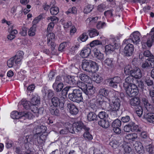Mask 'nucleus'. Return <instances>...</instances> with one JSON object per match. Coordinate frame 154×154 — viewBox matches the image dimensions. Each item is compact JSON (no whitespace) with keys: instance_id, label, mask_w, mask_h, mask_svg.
Wrapping results in <instances>:
<instances>
[{"instance_id":"25","label":"nucleus","mask_w":154,"mask_h":154,"mask_svg":"<svg viewBox=\"0 0 154 154\" xmlns=\"http://www.w3.org/2000/svg\"><path fill=\"white\" fill-rule=\"evenodd\" d=\"M23 112H18L14 111L12 112L11 114V118L13 119H22Z\"/></svg>"},{"instance_id":"49","label":"nucleus","mask_w":154,"mask_h":154,"mask_svg":"<svg viewBox=\"0 0 154 154\" xmlns=\"http://www.w3.org/2000/svg\"><path fill=\"white\" fill-rule=\"evenodd\" d=\"M109 145L114 149L117 148L119 145V143L116 140H112L109 143Z\"/></svg>"},{"instance_id":"41","label":"nucleus","mask_w":154,"mask_h":154,"mask_svg":"<svg viewBox=\"0 0 154 154\" xmlns=\"http://www.w3.org/2000/svg\"><path fill=\"white\" fill-rule=\"evenodd\" d=\"M55 40V35L54 33H49L48 34L47 42L48 44H50V42H54Z\"/></svg>"},{"instance_id":"43","label":"nucleus","mask_w":154,"mask_h":154,"mask_svg":"<svg viewBox=\"0 0 154 154\" xmlns=\"http://www.w3.org/2000/svg\"><path fill=\"white\" fill-rule=\"evenodd\" d=\"M65 127L67 130H68V132L74 134L75 133V131L74 127L73 126V124L72 125L67 123L66 124Z\"/></svg>"},{"instance_id":"48","label":"nucleus","mask_w":154,"mask_h":154,"mask_svg":"<svg viewBox=\"0 0 154 154\" xmlns=\"http://www.w3.org/2000/svg\"><path fill=\"white\" fill-rule=\"evenodd\" d=\"M96 115L93 112H91L89 113L88 114L87 116V118L88 120L90 121H94L96 119Z\"/></svg>"},{"instance_id":"8","label":"nucleus","mask_w":154,"mask_h":154,"mask_svg":"<svg viewBox=\"0 0 154 154\" xmlns=\"http://www.w3.org/2000/svg\"><path fill=\"white\" fill-rule=\"evenodd\" d=\"M47 128L46 127L40 125L38 126L36 128H35L33 130V132L34 133V137H36L38 135H40L42 133L46 131Z\"/></svg>"},{"instance_id":"21","label":"nucleus","mask_w":154,"mask_h":154,"mask_svg":"<svg viewBox=\"0 0 154 154\" xmlns=\"http://www.w3.org/2000/svg\"><path fill=\"white\" fill-rule=\"evenodd\" d=\"M79 76L81 80L88 84H91L92 82V81L91 78L85 74H80L79 75Z\"/></svg>"},{"instance_id":"18","label":"nucleus","mask_w":154,"mask_h":154,"mask_svg":"<svg viewBox=\"0 0 154 154\" xmlns=\"http://www.w3.org/2000/svg\"><path fill=\"white\" fill-rule=\"evenodd\" d=\"M91 50L88 47L84 48L81 51L80 55L83 58H86L89 57L91 54Z\"/></svg>"},{"instance_id":"51","label":"nucleus","mask_w":154,"mask_h":154,"mask_svg":"<svg viewBox=\"0 0 154 154\" xmlns=\"http://www.w3.org/2000/svg\"><path fill=\"white\" fill-rule=\"evenodd\" d=\"M59 12V8L56 6L52 7L50 9V12L51 14L56 15Z\"/></svg>"},{"instance_id":"12","label":"nucleus","mask_w":154,"mask_h":154,"mask_svg":"<svg viewBox=\"0 0 154 154\" xmlns=\"http://www.w3.org/2000/svg\"><path fill=\"white\" fill-rule=\"evenodd\" d=\"M23 55L24 53L23 51H19L17 52L16 55L12 57L14 58V59L15 64H19L21 63L23 57Z\"/></svg>"},{"instance_id":"29","label":"nucleus","mask_w":154,"mask_h":154,"mask_svg":"<svg viewBox=\"0 0 154 154\" xmlns=\"http://www.w3.org/2000/svg\"><path fill=\"white\" fill-rule=\"evenodd\" d=\"M35 116V114L33 115L31 112H23L22 119L24 120H25L27 119H31L34 118Z\"/></svg>"},{"instance_id":"22","label":"nucleus","mask_w":154,"mask_h":154,"mask_svg":"<svg viewBox=\"0 0 154 154\" xmlns=\"http://www.w3.org/2000/svg\"><path fill=\"white\" fill-rule=\"evenodd\" d=\"M137 135L135 133L130 134L126 135L125 137L126 141L129 142H132L137 138Z\"/></svg>"},{"instance_id":"47","label":"nucleus","mask_w":154,"mask_h":154,"mask_svg":"<svg viewBox=\"0 0 154 154\" xmlns=\"http://www.w3.org/2000/svg\"><path fill=\"white\" fill-rule=\"evenodd\" d=\"M89 35L91 38H93L97 36L99 34V32L96 29H93L89 30Z\"/></svg>"},{"instance_id":"24","label":"nucleus","mask_w":154,"mask_h":154,"mask_svg":"<svg viewBox=\"0 0 154 154\" xmlns=\"http://www.w3.org/2000/svg\"><path fill=\"white\" fill-rule=\"evenodd\" d=\"M67 107L69 109L70 113L72 114L75 115L78 113V109L74 104L72 103L68 104Z\"/></svg>"},{"instance_id":"38","label":"nucleus","mask_w":154,"mask_h":154,"mask_svg":"<svg viewBox=\"0 0 154 154\" xmlns=\"http://www.w3.org/2000/svg\"><path fill=\"white\" fill-rule=\"evenodd\" d=\"M133 69L131 65L128 64L125 66L124 68V73L126 75L131 74V72H132Z\"/></svg>"},{"instance_id":"33","label":"nucleus","mask_w":154,"mask_h":154,"mask_svg":"<svg viewBox=\"0 0 154 154\" xmlns=\"http://www.w3.org/2000/svg\"><path fill=\"white\" fill-rule=\"evenodd\" d=\"M49 110L51 114L52 115L58 116L59 114V110L53 106H51L49 108Z\"/></svg>"},{"instance_id":"15","label":"nucleus","mask_w":154,"mask_h":154,"mask_svg":"<svg viewBox=\"0 0 154 154\" xmlns=\"http://www.w3.org/2000/svg\"><path fill=\"white\" fill-rule=\"evenodd\" d=\"M147 57L149 60L153 57V55L148 50H146L143 52H141L139 54V57L140 59L143 60L146 59L145 57Z\"/></svg>"},{"instance_id":"9","label":"nucleus","mask_w":154,"mask_h":154,"mask_svg":"<svg viewBox=\"0 0 154 154\" xmlns=\"http://www.w3.org/2000/svg\"><path fill=\"white\" fill-rule=\"evenodd\" d=\"M73 126L74 127L75 132H78L80 131L82 129L88 130H89V128L84 125L81 122H75L73 123Z\"/></svg>"},{"instance_id":"28","label":"nucleus","mask_w":154,"mask_h":154,"mask_svg":"<svg viewBox=\"0 0 154 154\" xmlns=\"http://www.w3.org/2000/svg\"><path fill=\"white\" fill-rule=\"evenodd\" d=\"M134 78L131 75L127 77L125 79V82L123 83V87L125 85L129 86L130 85H134L133 83Z\"/></svg>"},{"instance_id":"20","label":"nucleus","mask_w":154,"mask_h":154,"mask_svg":"<svg viewBox=\"0 0 154 154\" xmlns=\"http://www.w3.org/2000/svg\"><path fill=\"white\" fill-rule=\"evenodd\" d=\"M135 150L137 152L140 154H143L144 150L143 146L141 142L137 141L134 144Z\"/></svg>"},{"instance_id":"61","label":"nucleus","mask_w":154,"mask_h":154,"mask_svg":"<svg viewBox=\"0 0 154 154\" xmlns=\"http://www.w3.org/2000/svg\"><path fill=\"white\" fill-rule=\"evenodd\" d=\"M113 11V10L112 9L106 11L104 12V15L106 17H111L113 15L112 12Z\"/></svg>"},{"instance_id":"7","label":"nucleus","mask_w":154,"mask_h":154,"mask_svg":"<svg viewBox=\"0 0 154 154\" xmlns=\"http://www.w3.org/2000/svg\"><path fill=\"white\" fill-rule=\"evenodd\" d=\"M63 84L62 82L61 78L60 76H57L55 82L53 84V88L57 92L60 91L63 88Z\"/></svg>"},{"instance_id":"37","label":"nucleus","mask_w":154,"mask_h":154,"mask_svg":"<svg viewBox=\"0 0 154 154\" xmlns=\"http://www.w3.org/2000/svg\"><path fill=\"white\" fill-rule=\"evenodd\" d=\"M40 103V98L38 96L33 97L31 102V105H37Z\"/></svg>"},{"instance_id":"14","label":"nucleus","mask_w":154,"mask_h":154,"mask_svg":"<svg viewBox=\"0 0 154 154\" xmlns=\"http://www.w3.org/2000/svg\"><path fill=\"white\" fill-rule=\"evenodd\" d=\"M89 84L88 85L84 93L88 95L91 96L95 93V88L92 83Z\"/></svg>"},{"instance_id":"26","label":"nucleus","mask_w":154,"mask_h":154,"mask_svg":"<svg viewBox=\"0 0 154 154\" xmlns=\"http://www.w3.org/2000/svg\"><path fill=\"white\" fill-rule=\"evenodd\" d=\"M143 103L147 111H151L152 110V106L145 98H143L142 100Z\"/></svg>"},{"instance_id":"39","label":"nucleus","mask_w":154,"mask_h":154,"mask_svg":"<svg viewBox=\"0 0 154 154\" xmlns=\"http://www.w3.org/2000/svg\"><path fill=\"white\" fill-rule=\"evenodd\" d=\"M21 103L25 109H30L31 106V103L26 100H22L21 101Z\"/></svg>"},{"instance_id":"27","label":"nucleus","mask_w":154,"mask_h":154,"mask_svg":"<svg viewBox=\"0 0 154 154\" xmlns=\"http://www.w3.org/2000/svg\"><path fill=\"white\" fill-rule=\"evenodd\" d=\"M116 44H109L105 46V51L106 54L111 53L116 48Z\"/></svg>"},{"instance_id":"64","label":"nucleus","mask_w":154,"mask_h":154,"mask_svg":"<svg viewBox=\"0 0 154 154\" xmlns=\"http://www.w3.org/2000/svg\"><path fill=\"white\" fill-rule=\"evenodd\" d=\"M108 82L109 85L110 87L114 88H116L117 87V84L115 83V82L113 81L112 79H109Z\"/></svg>"},{"instance_id":"50","label":"nucleus","mask_w":154,"mask_h":154,"mask_svg":"<svg viewBox=\"0 0 154 154\" xmlns=\"http://www.w3.org/2000/svg\"><path fill=\"white\" fill-rule=\"evenodd\" d=\"M89 130H84L85 132L84 134V137L86 140H91L93 139V137L88 132Z\"/></svg>"},{"instance_id":"52","label":"nucleus","mask_w":154,"mask_h":154,"mask_svg":"<svg viewBox=\"0 0 154 154\" xmlns=\"http://www.w3.org/2000/svg\"><path fill=\"white\" fill-rule=\"evenodd\" d=\"M108 114L105 112L101 111L98 114V116L101 119H106L108 117Z\"/></svg>"},{"instance_id":"16","label":"nucleus","mask_w":154,"mask_h":154,"mask_svg":"<svg viewBox=\"0 0 154 154\" xmlns=\"http://www.w3.org/2000/svg\"><path fill=\"white\" fill-rule=\"evenodd\" d=\"M65 81L70 85V87H73L76 85V81L74 77L73 76L68 75L64 78Z\"/></svg>"},{"instance_id":"60","label":"nucleus","mask_w":154,"mask_h":154,"mask_svg":"<svg viewBox=\"0 0 154 154\" xmlns=\"http://www.w3.org/2000/svg\"><path fill=\"white\" fill-rule=\"evenodd\" d=\"M141 133L140 134V137L143 139H147L148 140L149 139V136L146 132L145 131H143V130L142 131L140 132Z\"/></svg>"},{"instance_id":"23","label":"nucleus","mask_w":154,"mask_h":154,"mask_svg":"<svg viewBox=\"0 0 154 154\" xmlns=\"http://www.w3.org/2000/svg\"><path fill=\"white\" fill-rule=\"evenodd\" d=\"M36 106L31 105L30 109H31L32 112H33L36 116H38V114L42 113L43 110L42 108L38 109Z\"/></svg>"},{"instance_id":"1","label":"nucleus","mask_w":154,"mask_h":154,"mask_svg":"<svg viewBox=\"0 0 154 154\" xmlns=\"http://www.w3.org/2000/svg\"><path fill=\"white\" fill-rule=\"evenodd\" d=\"M82 66L83 70L87 72H94L98 70L97 64L91 60H83Z\"/></svg>"},{"instance_id":"11","label":"nucleus","mask_w":154,"mask_h":154,"mask_svg":"<svg viewBox=\"0 0 154 154\" xmlns=\"http://www.w3.org/2000/svg\"><path fill=\"white\" fill-rule=\"evenodd\" d=\"M124 48V52L127 56H131L133 52L134 47L133 45L129 42Z\"/></svg>"},{"instance_id":"32","label":"nucleus","mask_w":154,"mask_h":154,"mask_svg":"<svg viewBox=\"0 0 154 154\" xmlns=\"http://www.w3.org/2000/svg\"><path fill=\"white\" fill-rule=\"evenodd\" d=\"M43 95L45 96H47L48 99H50L53 95L54 93L51 90L44 89L42 91Z\"/></svg>"},{"instance_id":"17","label":"nucleus","mask_w":154,"mask_h":154,"mask_svg":"<svg viewBox=\"0 0 154 154\" xmlns=\"http://www.w3.org/2000/svg\"><path fill=\"white\" fill-rule=\"evenodd\" d=\"M48 135V133L45 131L42 133L40 135L35 138H36L37 142L39 144H42L45 142Z\"/></svg>"},{"instance_id":"36","label":"nucleus","mask_w":154,"mask_h":154,"mask_svg":"<svg viewBox=\"0 0 154 154\" xmlns=\"http://www.w3.org/2000/svg\"><path fill=\"white\" fill-rule=\"evenodd\" d=\"M94 56L98 60L102 61L104 59V54L99 51H97L94 52Z\"/></svg>"},{"instance_id":"45","label":"nucleus","mask_w":154,"mask_h":154,"mask_svg":"<svg viewBox=\"0 0 154 154\" xmlns=\"http://www.w3.org/2000/svg\"><path fill=\"white\" fill-rule=\"evenodd\" d=\"M104 64L106 65L112 67L113 66L114 62L112 58H107L104 61Z\"/></svg>"},{"instance_id":"42","label":"nucleus","mask_w":154,"mask_h":154,"mask_svg":"<svg viewBox=\"0 0 154 154\" xmlns=\"http://www.w3.org/2000/svg\"><path fill=\"white\" fill-rule=\"evenodd\" d=\"M141 66L144 69H150L151 68V62L150 60L148 61L147 59L145 62L143 63Z\"/></svg>"},{"instance_id":"54","label":"nucleus","mask_w":154,"mask_h":154,"mask_svg":"<svg viewBox=\"0 0 154 154\" xmlns=\"http://www.w3.org/2000/svg\"><path fill=\"white\" fill-rule=\"evenodd\" d=\"M93 80L97 83H100L102 82L103 78L100 75L97 74H95L94 76Z\"/></svg>"},{"instance_id":"3","label":"nucleus","mask_w":154,"mask_h":154,"mask_svg":"<svg viewBox=\"0 0 154 154\" xmlns=\"http://www.w3.org/2000/svg\"><path fill=\"white\" fill-rule=\"evenodd\" d=\"M121 101L118 97H114L112 99V103L109 104L107 110L110 112H115L119 110L120 106Z\"/></svg>"},{"instance_id":"46","label":"nucleus","mask_w":154,"mask_h":154,"mask_svg":"<svg viewBox=\"0 0 154 154\" xmlns=\"http://www.w3.org/2000/svg\"><path fill=\"white\" fill-rule=\"evenodd\" d=\"M36 25H32L28 32V34L30 36H33L35 34Z\"/></svg>"},{"instance_id":"31","label":"nucleus","mask_w":154,"mask_h":154,"mask_svg":"<svg viewBox=\"0 0 154 154\" xmlns=\"http://www.w3.org/2000/svg\"><path fill=\"white\" fill-rule=\"evenodd\" d=\"M132 131H135L138 133H140L142 131L141 127H139L137 125H135L133 122L131 123Z\"/></svg>"},{"instance_id":"56","label":"nucleus","mask_w":154,"mask_h":154,"mask_svg":"<svg viewBox=\"0 0 154 154\" xmlns=\"http://www.w3.org/2000/svg\"><path fill=\"white\" fill-rule=\"evenodd\" d=\"M93 8V6L91 5H88L86 6L84 10L85 13L88 14L91 12Z\"/></svg>"},{"instance_id":"62","label":"nucleus","mask_w":154,"mask_h":154,"mask_svg":"<svg viewBox=\"0 0 154 154\" xmlns=\"http://www.w3.org/2000/svg\"><path fill=\"white\" fill-rule=\"evenodd\" d=\"M106 7V5L102 4L98 6L97 9L99 11L102 12L105 9Z\"/></svg>"},{"instance_id":"10","label":"nucleus","mask_w":154,"mask_h":154,"mask_svg":"<svg viewBox=\"0 0 154 154\" xmlns=\"http://www.w3.org/2000/svg\"><path fill=\"white\" fill-rule=\"evenodd\" d=\"M150 142L151 140L150 139H149L148 140L144 141L146 149L149 154H154V146L151 143H150Z\"/></svg>"},{"instance_id":"35","label":"nucleus","mask_w":154,"mask_h":154,"mask_svg":"<svg viewBox=\"0 0 154 154\" xmlns=\"http://www.w3.org/2000/svg\"><path fill=\"white\" fill-rule=\"evenodd\" d=\"M140 101L139 98L136 97L131 99L130 100V104L132 106H138L140 104Z\"/></svg>"},{"instance_id":"13","label":"nucleus","mask_w":154,"mask_h":154,"mask_svg":"<svg viewBox=\"0 0 154 154\" xmlns=\"http://www.w3.org/2000/svg\"><path fill=\"white\" fill-rule=\"evenodd\" d=\"M143 118L148 122L154 124V113L146 112L143 115Z\"/></svg>"},{"instance_id":"58","label":"nucleus","mask_w":154,"mask_h":154,"mask_svg":"<svg viewBox=\"0 0 154 154\" xmlns=\"http://www.w3.org/2000/svg\"><path fill=\"white\" fill-rule=\"evenodd\" d=\"M88 36L85 33H83L78 38V40H80L82 42H85L88 39Z\"/></svg>"},{"instance_id":"44","label":"nucleus","mask_w":154,"mask_h":154,"mask_svg":"<svg viewBox=\"0 0 154 154\" xmlns=\"http://www.w3.org/2000/svg\"><path fill=\"white\" fill-rule=\"evenodd\" d=\"M99 94L106 98H107L109 93V91L105 88H102L100 89L99 91Z\"/></svg>"},{"instance_id":"5","label":"nucleus","mask_w":154,"mask_h":154,"mask_svg":"<svg viewBox=\"0 0 154 154\" xmlns=\"http://www.w3.org/2000/svg\"><path fill=\"white\" fill-rule=\"evenodd\" d=\"M140 34L138 32H134L131 34L128 39L125 40V42L128 43L131 40L134 44L137 45L140 42Z\"/></svg>"},{"instance_id":"19","label":"nucleus","mask_w":154,"mask_h":154,"mask_svg":"<svg viewBox=\"0 0 154 154\" xmlns=\"http://www.w3.org/2000/svg\"><path fill=\"white\" fill-rule=\"evenodd\" d=\"M131 75L136 79H140L142 76V73L140 69L138 67H135L133 69Z\"/></svg>"},{"instance_id":"34","label":"nucleus","mask_w":154,"mask_h":154,"mask_svg":"<svg viewBox=\"0 0 154 154\" xmlns=\"http://www.w3.org/2000/svg\"><path fill=\"white\" fill-rule=\"evenodd\" d=\"M152 41L154 42V41L152 40H151V38H149L148 39L146 42H143V41H142V47L143 48L145 49L146 47V45L148 47H150L152 45Z\"/></svg>"},{"instance_id":"6","label":"nucleus","mask_w":154,"mask_h":154,"mask_svg":"<svg viewBox=\"0 0 154 154\" xmlns=\"http://www.w3.org/2000/svg\"><path fill=\"white\" fill-rule=\"evenodd\" d=\"M65 97H61L60 99L57 97H54L51 99V102L53 106L55 107H59L61 109H63L64 107L63 102L64 101Z\"/></svg>"},{"instance_id":"40","label":"nucleus","mask_w":154,"mask_h":154,"mask_svg":"<svg viewBox=\"0 0 154 154\" xmlns=\"http://www.w3.org/2000/svg\"><path fill=\"white\" fill-rule=\"evenodd\" d=\"M76 85L78 87L81 89L84 92L88 86V85L80 81H78L76 83Z\"/></svg>"},{"instance_id":"2","label":"nucleus","mask_w":154,"mask_h":154,"mask_svg":"<svg viewBox=\"0 0 154 154\" xmlns=\"http://www.w3.org/2000/svg\"><path fill=\"white\" fill-rule=\"evenodd\" d=\"M82 93L80 90L78 89H74L72 93L69 94V99L73 102L79 103L83 101Z\"/></svg>"},{"instance_id":"4","label":"nucleus","mask_w":154,"mask_h":154,"mask_svg":"<svg viewBox=\"0 0 154 154\" xmlns=\"http://www.w3.org/2000/svg\"><path fill=\"white\" fill-rule=\"evenodd\" d=\"M127 95L130 97L135 96L138 93V88L135 85H125L124 88Z\"/></svg>"},{"instance_id":"30","label":"nucleus","mask_w":154,"mask_h":154,"mask_svg":"<svg viewBox=\"0 0 154 154\" xmlns=\"http://www.w3.org/2000/svg\"><path fill=\"white\" fill-rule=\"evenodd\" d=\"M99 125L104 128H107L109 126V122L106 119H103L99 121L98 122Z\"/></svg>"},{"instance_id":"57","label":"nucleus","mask_w":154,"mask_h":154,"mask_svg":"<svg viewBox=\"0 0 154 154\" xmlns=\"http://www.w3.org/2000/svg\"><path fill=\"white\" fill-rule=\"evenodd\" d=\"M121 125V121L119 119H116L112 124V128L119 127Z\"/></svg>"},{"instance_id":"53","label":"nucleus","mask_w":154,"mask_h":154,"mask_svg":"<svg viewBox=\"0 0 154 154\" xmlns=\"http://www.w3.org/2000/svg\"><path fill=\"white\" fill-rule=\"evenodd\" d=\"M124 154H130L131 151V148L129 146L124 145L123 146Z\"/></svg>"},{"instance_id":"59","label":"nucleus","mask_w":154,"mask_h":154,"mask_svg":"<svg viewBox=\"0 0 154 154\" xmlns=\"http://www.w3.org/2000/svg\"><path fill=\"white\" fill-rule=\"evenodd\" d=\"M102 45V42L97 40H95L92 41L90 44V45L92 47Z\"/></svg>"},{"instance_id":"55","label":"nucleus","mask_w":154,"mask_h":154,"mask_svg":"<svg viewBox=\"0 0 154 154\" xmlns=\"http://www.w3.org/2000/svg\"><path fill=\"white\" fill-rule=\"evenodd\" d=\"M7 66L9 68H11L15 65L14 58L11 57L9 59L7 62Z\"/></svg>"},{"instance_id":"63","label":"nucleus","mask_w":154,"mask_h":154,"mask_svg":"<svg viewBox=\"0 0 154 154\" xmlns=\"http://www.w3.org/2000/svg\"><path fill=\"white\" fill-rule=\"evenodd\" d=\"M106 26V24L105 22H102L100 21H99L97 24V27L98 29L103 28Z\"/></svg>"}]
</instances>
